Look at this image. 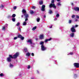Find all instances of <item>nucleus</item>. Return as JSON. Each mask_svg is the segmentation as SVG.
Listing matches in <instances>:
<instances>
[{
    "label": "nucleus",
    "mask_w": 79,
    "mask_h": 79,
    "mask_svg": "<svg viewBox=\"0 0 79 79\" xmlns=\"http://www.w3.org/2000/svg\"><path fill=\"white\" fill-rule=\"evenodd\" d=\"M13 56L11 55H9V57H7L6 59V61L7 62H11L13 59Z\"/></svg>",
    "instance_id": "nucleus-1"
},
{
    "label": "nucleus",
    "mask_w": 79,
    "mask_h": 79,
    "mask_svg": "<svg viewBox=\"0 0 79 79\" xmlns=\"http://www.w3.org/2000/svg\"><path fill=\"white\" fill-rule=\"evenodd\" d=\"M51 3L49 5V8H52V7H53V8L54 9L56 8V6L55 5V4L53 3H54V0H52V1H51Z\"/></svg>",
    "instance_id": "nucleus-2"
},
{
    "label": "nucleus",
    "mask_w": 79,
    "mask_h": 79,
    "mask_svg": "<svg viewBox=\"0 0 79 79\" xmlns=\"http://www.w3.org/2000/svg\"><path fill=\"white\" fill-rule=\"evenodd\" d=\"M27 41V42L31 44V45H34L35 44L34 43L32 42V41L31 40H28Z\"/></svg>",
    "instance_id": "nucleus-3"
},
{
    "label": "nucleus",
    "mask_w": 79,
    "mask_h": 79,
    "mask_svg": "<svg viewBox=\"0 0 79 79\" xmlns=\"http://www.w3.org/2000/svg\"><path fill=\"white\" fill-rule=\"evenodd\" d=\"M19 55V53H16L13 56H12V58H16Z\"/></svg>",
    "instance_id": "nucleus-4"
},
{
    "label": "nucleus",
    "mask_w": 79,
    "mask_h": 79,
    "mask_svg": "<svg viewBox=\"0 0 79 79\" xmlns=\"http://www.w3.org/2000/svg\"><path fill=\"white\" fill-rule=\"evenodd\" d=\"M41 50H42V51H44V50H45L46 49H47L46 48H45L44 46V45H42L41 46Z\"/></svg>",
    "instance_id": "nucleus-5"
},
{
    "label": "nucleus",
    "mask_w": 79,
    "mask_h": 79,
    "mask_svg": "<svg viewBox=\"0 0 79 79\" xmlns=\"http://www.w3.org/2000/svg\"><path fill=\"white\" fill-rule=\"evenodd\" d=\"M72 27L71 28V31H72L73 32H76V30H75V28L74 27V26H72Z\"/></svg>",
    "instance_id": "nucleus-6"
},
{
    "label": "nucleus",
    "mask_w": 79,
    "mask_h": 79,
    "mask_svg": "<svg viewBox=\"0 0 79 79\" xmlns=\"http://www.w3.org/2000/svg\"><path fill=\"white\" fill-rule=\"evenodd\" d=\"M74 66L77 68H79V64L75 63L74 64Z\"/></svg>",
    "instance_id": "nucleus-7"
},
{
    "label": "nucleus",
    "mask_w": 79,
    "mask_h": 79,
    "mask_svg": "<svg viewBox=\"0 0 79 79\" xmlns=\"http://www.w3.org/2000/svg\"><path fill=\"white\" fill-rule=\"evenodd\" d=\"M18 38H20L21 40H23L24 39V37L22 36H21V35H18Z\"/></svg>",
    "instance_id": "nucleus-8"
},
{
    "label": "nucleus",
    "mask_w": 79,
    "mask_h": 79,
    "mask_svg": "<svg viewBox=\"0 0 79 79\" xmlns=\"http://www.w3.org/2000/svg\"><path fill=\"white\" fill-rule=\"evenodd\" d=\"M22 12L23 15L24 14H26V10L25 9H23L22 10Z\"/></svg>",
    "instance_id": "nucleus-9"
},
{
    "label": "nucleus",
    "mask_w": 79,
    "mask_h": 79,
    "mask_svg": "<svg viewBox=\"0 0 79 79\" xmlns=\"http://www.w3.org/2000/svg\"><path fill=\"white\" fill-rule=\"evenodd\" d=\"M45 6L43 5L42 6V7L41 8V10L42 11H44L45 10Z\"/></svg>",
    "instance_id": "nucleus-10"
},
{
    "label": "nucleus",
    "mask_w": 79,
    "mask_h": 79,
    "mask_svg": "<svg viewBox=\"0 0 79 79\" xmlns=\"http://www.w3.org/2000/svg\"><path fill=\"white\" fill-rule=\"evenodd\" d=\"M74 33H71L70 35V37H74Z\"/></svg>",
    "instance_id": "nucleus-11"
},
{
    "label": "nucleus",
    "mask_w": 79,
    "mask_h": 79,
    "mask_svg": "<svg viewBox=\"0 0 79 79\" xmlns=\"http://www.w3.org/2000/svg\"><path fill=\"white\" fill-rule=\"evenodd\" d=\"M40 39H44V35H41L39 36Z\"/></svg>",
    "instance_id": "nucleus-12"
},
{
    "label": "nucleus",
    "mask_w": 79,
    "mask_h": 79,
    "mask_svg": "<svg viewBox=\"0 0 79 79\" xmlns=\"http://www.w3.org/2000/svg\"><path fill=\"white\" fill-rule=\"evenodd\" d=\"M74 10L75 11H79V8L78 7H76L74 8Z\"/></svg>",
    "instance_id": "nucleus-13"
},
{
    "label": "nucleus",
    "mask_w": 79,
    "mask_h": 79,
    "mask_svg": "<svg viewBox=\"0 0 79 79\" xmlns=\"http://www.w3.org/2000/svg\"><path fill=\"white\" fill-rule=\"evenodd\" d=\"M24 16H25V18H28L29 17V15L27 14V13H26V14H24Z\"/></svg>",
    "instance_id": "nucleus-14"
},
{
    "label": "nucleus",
    "mask_w": 79,
    "mask_h": 79,
    "mask_svg": "<svg viewBox=\"0 0 79 79\" xmlns=\"http://www.w3.org/2000/svg\"><path fill=\"white\" fill-rule=\"evenodd\" d=\"M30 13L31 15H34V12L33 10H30Z\"/></svg>",
    "instance_id": "nucleus-15"
},
{
    "label": "nucleus",
    "mask_w": 79,
    "mask_h": 79,
    "mask_svg": "<svg viewBox=\"0 0 79 79\" xmlns=\"http://www.w3.org/2000/svg\"><path fill=\"white\" fill-rule=\"evenodd\" d=\"M31 55V53H29V52H28L26 54V56H29Z\"/></svg>",
    "instance_id": "nucleus-16"
},
{
    "label": "nucleus",
    "mask_w": 79,
    "mask_h": 79,
    "mask_svg": "<svg viewBox=\"0 0 79 79\" xmlns=\"http://www.w3.org/2000/svg\"><path fill=\"white\" fill-rule=\"evenodd\" d=\"M23 26H26L27 24V23L26 22H23Z\"/></svg>",
    "instance_id": "nucleus-17"
},
{
    "label": "nucleus",
    "mask_w": 79,
    "mask_h": 79,
    "mask_svg": "<svg viewBox=\"0 0 79 79\" xmlns=\"http://www.w3.org/2000/svg\"><path fill=\"white\" fill-rule=\"evenodd\" d=\"M10 68H13V65L11 63L9 65Z\"/></svg>",
    "instance_id": "nucleus-18"
},
{
    "label": "nucleus",
    "mask_w": 79,
    "mask_h": 79,
    "mask_svg": "<svg viewBox=\"0 0 79 79\" xmlns=\"http://www.w3.org/2000/svg\"><path fill=\"white\" fill-rule=\"evenodd\" d=\"M5 26H3L2 27V30H3V31H5Z\"/></svg>",
    "instance_id": "nucleus-19"
},
{
    "label": "nucleus",
    "mask_w": 79,
    "mask_h": 79,
    "mask_svg": "<svg viewBox=\"0 0 79 79\" xmlns=\"http://www.w3.org/2000/svg\"><path fill=\"white\" fill-rule=\"evenodd\" d=\"M36 20L37 22H39L40 21V18H38L36 19Z\"/></svg>",
    "instance_id": "nucleus-20"
},
{
    "label": "nucleus",
    "mask_w": 79,
    "mask_h": 79,
    "mask_svg": "<svg viewBox=\"0 0 79 79\" xmlns=\"http://www.w3.org/2000/svg\"><path fill=\"white\" fill-rule=\"evenodd\" d=\"M44 42H43V41H41L40 42V45H43V44H44Z\"/></svg>",
    "instance_id": "nucleus-21"
},
{
    "label": "nucleus",
    "mask_w": 79,
    "mask_h": 79,
    "mask_svg": "<svg viewBox=\"0 0 79 79\" xmlns=\"http://www.w3.org/2000/svg\"><path fill=\"white\" fill-rule=\"evenodd\" d=\"M24 52H27V48H24Z\"/></svg>",
    "instance_id": "nucleus-22"
},
{
    "label": "nucleus",
    "mask_w": 79,
    "mask_h": 79,
    "mask_svg": "<svg viewBox=\"0 0 79 79\" xmlns=\"http://www.w3.org/2000/svg\"><path fill=\"white\" fill-rule=\"evenodd\" d=\"M39 3L40 5H42V4H43V2H42V1H40L39 2Z\"/></svg>",
    "instance_id": "nucleus-23"
},
{
    "label": "nucleus",
    "mask_w": 79,
    "mask_h": 79,
    "mask_svg": "<svg viewBox=\"0 0 79 79\" xmlns=\"http://www.w3.org/2000/svg\"><path fill=\"white\" fill-rule=\"evenodd\" d=\"M36 28H37V27H35L32 29V30H33V31H34V30L36 29Z\"/></svg>",
    "instance_id": "nucleus-24"
},
{
    "label": "nucleus",
    "mask_w": 79,
    "mask_h": 79,
    "mask_svg": "<svg viewBox=\"0 0 79 79\" xmlns=\"http://www.w3.org/2000/svg\"><path fill=\"white\" fill-rule=\"evenodd\" d=\"M57 5H58V6H61V3H60V2H59V3L57 4Z\"/></svg>",
    "instance_id": "nucleus-25"
},
{
    "label": "nucleus",
    "mask_w": 79,
    "mask_h": 79,
    "mask_svg": "<svg viewBox=\"0 0 79 79\" xmlns=\"http://www.w3.org/2000/svg\"><path fill=\"white\" fill-rule=\"evenodd\" d=\"M59 16H60V15H59V14H57L56 15V17L57 18H58V17H59Z\"/></svg>",
    "instance_id": "nucleus-26"
},
{
    "label": "nucleus",
    "mask_w": 79,
    "mask_h": 79,
    "mask_svg": "<svg viewBox=\"0 0 79 79\" xmlns=\"http://www.w3.org/2000/svg\"><path fill=\"white\" fill-rule=\"evenodd\" d=\"M52 13L53 12L51 10H49V13H50V14H52Z\"/></svg>",
    "instance_id": "nucleus-27"
},
{
    "label": "nucleus",
    "mask_w": 79,
    "mask_h": 79,
    "mask_svg": "<svg viewBox=\"0 0 79 79\" xmlns=\"http://www.w3.org/2000/svg\"><path fill=\"white\" fill-rule=\"evenodd\" d=\"M71 23H72V20H69V24H71Z\"/></svg>",
    "instance_id": "nucleus-28"
},
{
    "label": "nucleus",
    "mask_w": 79,
    "mask_h": 79,
    "mask_svg": "<svg viewBox=\"0 0 79 79\" xmlns=\"http://www.w3.org/2000/svg\"><path fill=\"white\" fill-rule=\"evenodd\" d=\"M19 24H20V23H19V22L18 23L16 24L17 26H19Z\"/></svg>",
    "instance_id": "nucleus-29"
},
{
    "label": "nucleus",
    "mask_w": 79,
    "mask_h": 79,
    "mask_svg": "<svg viewBox=\"0 0 79 79\" xmlns=\"http://www.w3.org/2000/svg\"><path fill=\"white\" fill-rule=\"evenodd\" d=\"M0 76L1 77L4 76V75L2 73L0 74Z\"/></svg>",
    "instance_id": "nucleus-30"
},
{
    "label": "nucleus",
    "mask_w": 79,
    "mask_h": 79,
    "mask_svg": "<svg viewBox=\"0 0 79 79\" xmlns=\"http://www.w3.org/2000/svg\"><path fill=\"white\" fill-rule=\"evenodd\" d=\"M12 16L13 18H15L16 16V15L15 14H14L12 15Z\"/></svg>",
    "instance_id": "nucleus-31"
},
{
    "label": "nucleus",
    "mask_w": 79,
    "mask_h": 79,
    "mask_svg": "<svg viewBox=\"0 0 79 79\" xmlns=\"http://www.w3.org/2000/svg\"><path fill=\"white\" fill-rule=\"evenodd\" d=\"M15 19H16L15 18H13L12 19V21H13V22H15Z\"/></svg>",
    "instance_id": "nucleus-32"
},
{
    "label": "nucleus",
    "mask_w": 79,
    "mask_h": 79,
    "mask_svg": "<svg viewBox=\"0 0 79 79\" xmlns=\"http://www.w3.org/2000/svg\"><path fill=\"white\" fill-rule=\"evenodd\" d=\"M48 39H46V40H45V41H44V42H45V43L47 42H48Z\"/></svg>",
    "instance_id": "nucleus-33"
},
{
    "label": "nucleus",
    "mask_w": 79,
    "mask_h": 79,
    "mask_svg": "<svg viewBox=\"0 0 79 79\" xmlns=\"http://www.w3.org/2000/svg\"><path fill=\"white\" fill-rule=\"evenodd\" d=\"M32 9H34V10H35V7L34 6H32Z\"/></svg>",
    "instance_id": "nucleus-34"
},
{
    "label": "nucleus",
    "mask_w": 79,
    "mask_h": 79,
    "mask_svg": "<svg viewBox=\"0 0 79 79\" xmlns=\"http://www.w3.org/2000/svg\"><path fill=\"white\" fill-rule=\"evenodd\" d=\"M74 17H75V15H73L72 16V18H74Z\"/></svg>",
    "instance_id": "nucleus-35"
},
{
    "label": "nucleus",
    "mask_w": 79,
    "mask_h": 79,
    "mask_svg": "<svg viewBox=\"0 0 79 79\" xmlns=\"http://www.w3.org/2000/svg\"><path fill=\"white\" fill-rule=\"evenodd\" d=\"M18 30H19L20 31H21V28H20V27H19L18 28Z\"/></svg>",
    "instance_id": "nucleus-36"
},
{
    "label": "nucleus",
    "mask_w": 79,
    "mask_h": 79,
    "mask_svg": "<svg viewBox=\"0 0 79 79\" xmlns=\"http://www.w3.org/2000/svg\"><path fill=\"white\" fill-rule=\"evenodd\" d=\"M76 17H77V19H79V16L77 15H76Z\"/></svg>",
    "instance_id": "nucleus-37"
},
{
    "label": "nucleus",
    "mask_w": 79,
    "mask_h": 79,
    "mask_svg": "<svg viewBox=\"0 0 79 79\" xmlns=\"http://www.w3.org/2000/svg\"><path fill=\"white\" fill-rule=\"evenodd\" d=\"M48 41H50V40H52V38H50L49 39H48Z\"/></svg>",
    "instance_id": "nucleus-38"
},
{
    "label": "nucleus",
    "mask_w": 79,
    "mask_h": 79,
    "mask_svg": "<svg viewBox=\"0 0 79 79\" xmlns=\"http://www.w3.org/2000/svg\"><path fill=\"white\" fill-rule=\"evenodd\" d=\"M31 68V66L29 65L28 66V67L27 68V69H29Z\"/></svg>",
    "instance_id": "nucleus-39"
},
{
    "label": "nucleus",
    "mask_w": 79,
    "mask_h": 79,
    "mask_svg": "<svg viewBox=\"0 0 79 79\" xmlns=\"http://www.w3.org/2000/svg\"><path fill=\"white\" fill-rule=\"evenodd\" d=\"M78 27V25H75V27Z\"/></svg>",
    "instance_id": "nucleus-40"
},
{
    "label": "nucleus",
    "mask_w": 79,
    "mask_h": 79,
    "mask_svg": "<svg viewBox=\"0 0 79 79\" xmlns=\"http://www.w3.org/2000/svg\"><path fill=\"white\" fill-rule=\"evenodd\" d=\"M18 39V37H15L14 38V40H16V39Z\"/></svg>",
    "instance_id": "nucleus-41"
},
{
    "label": "nucleus",
    "mask_w": 79,
    "mask_h": 79,
    "mask_svg": "<svg viewBox=\"0 0 79 79\" xmlns=\"http://www.w3.org/2000/svg\"><path fill=\"white\" fill-rule=\"evenodd\" d=\"M31 55L32 56H34V53H31Z\"/></svg>",
    "instance_id": "nucleus-42"
},
{
    "label": "nucleus",
    "mask_w": 79,
    "mask_h": 79,
    "mask_svg": "<svg viewBox=\"0 0 79 79\" xmlns=\"http://www.w3.org/2000/svg\"><path fill=\"white\" fill-rule=\"evenodd\" d=\"M14 10H16V6H15L14 7Z\"/></svg>",
    "instance_id": "nucleus-43"
},
{
    "label": "nucleus",
    "mask_w": 79,
    "mask_h": 79,
    "mask_svg": "<svg viewBox=\"0 0 79 79\" xmlns=\"http://www.w3.org/2000/svg\"><path fill=\"white\" fill-rule=\"evenodd\" d=\"M1 6L2 8H3L4 7V6L2 4L1 5Z\"/></svg>",
    "instance_id": "nucleus-44"
},
{
    "label": "nucleus",
    "mask_w": 79,
    "mask_h": 79,
    "mask_svg": "<svg viewBox=\"0 0 79 79\" xmlns=\"http://www.w3.org/2000/svg\"><path fill=\"white\" fill-rule=\"evenodd\" d=\"M57 20V19H56V18H55L54 19V21H56Z\"/></svg>",
    "instance_id": "nucleus-45"
},
{
    "label": "nucleus",
    "mask_w": 79,
    "mask_h": 79,
    "mask_svg": "<svg viewBox=\"0 0 79 79\" xmlns=\"http://www.w3.org/2000/svg\"><path fill=\"white\" fill-rule=\"evenodd\" d=\"M70 55H73V52H71L69 54Z\"/></svg>",
    "instance_id": "nucleus-46"
},
{
    "label": "nucleus",
    "mask_w": 79,
    "mask_h": 79,
    "mask_svg": "<svg viewBox=\"0 0 79 79\" xmlns=\"http://www.w3.org/2000/svg\"><path fill=\"white\" fill-rule=\"evenodd\" d=\"M75 22H77V21H78V20H77V19H76L75 20Z\"/></svg>",
    "instance_id": "nucleus-47"
},
{
    "label": "nucleus",
    "mask_w": 79,
    "mask_h": 79,
    "mask_svg": "<svg viewBox=\"0 0 79 79\" xmlns=\"http://www.w3.org/2000/svg\"><path fill=\"white\" fill-rule=\"evenodd\" d=\"M27 20H28V19H26L25 20V21H27Z\"/></svg>",
    "instance_id": "nucleus-48"
},
{
    "label": "nucleus",
    "mask_w": 79,
    "mask_h": 79,
    "mask_svg": "<svg viewBox=\"0 0 79 79\" xmlns=\"http://www.w3.org/2000/svg\"><path fill=\"white\" fill-rule=\"evenodd\" d=\"M6 27H7L8 26V25L7 24H6Z\"/></svg>",
    "instance_id": "nucleus-49"
},
{
    "label": "nucleus",
    "mask_w": 79,
    "mask_h": 79,
    "mask_svg": "<svg viewBox=\"0 0 79 79\" xmlns=\"http://www.w3.org/2000/svg\"><path fill=\"white\" fill-rule=\"evenodd\" d=\"M57 2H60V0H57Z\"/></svg>",
    "instance_id": "nucleus-50"
},
{
    "label": "nucleus",
    "mask_w": 79,
    "mask_h": 79,
    "mask_svg": "<svg viewBox=\"0 0 79 79\" xmlns=\"http://www.w3.org/2000/svg\"><path fill=\"white\" fill-rule=\"evenodd\" d=\"M44 18H46V16L45 15H44Z\"/></svg>",
    "instance_id": "nucleus-51"
},
{
    "label": "nucleus",
    "mask_w": 79,
    "mask_h": 79,
    "mask_svg": "<svg viewBox=\"0 0 79 79\" xmlns=\"http://www.w3.org/2000/svg\"><path fill=\"white\" fill-rule=\"evenodd\" d=\"M21 16H22V18H23V15H22Z\"/></svg>",
    "instance_id": "nucleus-52"
},
{
    "label": "nucleus",
    "mask_w": 79,
    "mask_h": 79,
    "mask_svg": "<svg viewBox=\"0 0 79 79\" xmlns=\"http://www.w3.org/2000/svg\"><path fill=\"white\" fill-rule=\"evenodd\" d=\"M71 4H72V5H73V3H72Z\"/></svg>",
    "instance_id": "nucleus-53"
},
{
    "label": "nucleus",
    "mask_w": 79,
    "mask_h": 79,
    "mask_svg": "<svg viewBox=\"0 0 79 79\" xmlns=\"http://www.w3.org/2000/svg\"><path fill=\"white\" fill-rule=\"evenodd\" d=\"M50 27V28H52V27Z\"/></svg>",
    "instance_id": "nucleus-54"
},
{
    "label": "nucleus",
    "mask_w": 79,
    "mask_h": 79,
    "mask_svg": "<svg viewBox=\"0 0 79 79\" xmlns=\"http://www.w3.org/2000/svg\"><path fill=\"white\" fill-rule=\"evenodd\" d=\"M37 71L38 73H39V72L38 71Z\"/></svg>",
    "instance_id": "nucleus-55"
},
{
    "label": "nucleus",
    "mask_w": 79,
    "mask_h": 79,
    "mask_svg": "<svg viewBox=\"0 0 79 79\" xmlns=\"http://www.w3.org/2000/svg\"><path fill=\"white\" fill-rule=\"evenodd\" d=\"M68 55H69V54H68Z\"/></svg>",
    "instance_id": "nucleus-56"
}]
</instances>
